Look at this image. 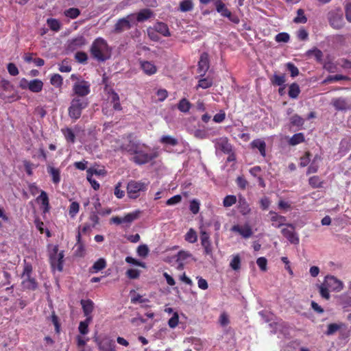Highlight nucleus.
Masks as SVG:
<instances>
[{
    "instance_id": "59",
    "label": "nucleus",
    "mask_w": 351,
    "mask_h": 351,
    "mask_svg": "<svg viewBox=\"0 0 351 351\" xmlns=\"http://www.w3.org/2000/svg\"><path fill=\"white\" fill-rule=\"evenodd\" d=\"M75 60L82 64H86L88 60V55L84 51H77L75 54Z\"/></svg>"
},
{
    "instance_id": "23",
    "label": "nucleus",
    "mask_w": 351,
    "mask_h": 351,
    "mask_svg": "<svg viewBox=\"0 0 351 351\" xmlns=\"http://www.w3.org/2000/svg\"><path fill=\"white\" fill-rule=\"evenodd\" d=\"M154 16V12L148 8H145L140 10L136 16V19L138 22H143L148 20Z\"/></svg>"
},
{
    "instance_id": "33",
    "label": "nucleus",
    "mask_w": 351,
    "mask_h": 351,
    "mask_svg": "<svg viewBox=\"0 0 351 351\" xmlns=\"http://www.w3.org/2000/svg\"><path fill=\"white\" fill-rule=\"evenodd\" d=\"M38 201H40L41 204L44 207V212H48L49 210V200L47 193L42 191L40 195L37 197Z\"/></svg>"
},
{
    "instance_id": "7",
    "label": "nucleus",
    "mask_w": 351,
    "mask_h": 351,
    "mask_svg": "<svg viewBox=\"0 0 351 351\" xmlns=\"http://www.w3.org/2000/svg\"><path fill=\"white\" fill-rule=\"evenodd\" d=\"M157 156L156 153H147L139 147L136 153L134 154L133 161L137 165H144L155 159Z\"/></svg>"
},
{
    "instance_id": "27",
    "label": "nucleus",
    "mask_w": 351,
    "mask_h": 351,
    "mask_svg": "<svg viewBox=\"0 0 351 351\" xmlns=\"http://www.w3.org/2000/svg\"><path fill=\"white\" fill-rule=\"evenodd\" d=\"M252 148H256L258 149L261 155L263 157L266 155V143L261 139H255L251 143Z\"/></svg>"
},
{
    "instance_id": "2",
    "label": "nucleus",
    "mask_w": 351,
    "mask_h": 351,
    "mask_svg": "<svg viewBox=\"0 0 351 351\" xmlns=\"http://www.w3.org/2000/svg\"><path fill=\"white\" fill-rule=\"evenodd\" d=\"M88 106L87 98L74 97L68 108L69 117L73 121L79 119L81 117L83 110Z\"/></svg>"
},
{
    "instance_id": "44",
    "label": "nucleus",
    "mask_w": 351,
    "mask_h": 351,
    "mask_svg": "<svg viewBox=\"0 0 351 351\" xmlns=\"http://www.w3.org/2000/svg\"><path fill=\"white\" fill-rule=\"evenodd\" d=\"M309 185L313 189L322 187L323 181L317 176H313L308 179Z\"/></svg>"
},
{
    "instance_id": "48",
    "label": "nucleus",
    "mask_w": 351,
    "mask_h": 351,
    "mask_svg": "<svg viewBox=\"0 0 351 351\" xmlns=\"http://www.w3.org/2000/svg\"><path fill=\"white\" fill-rule=\"evenodd\" d=\"M140 210H136L132 213H128L123 217V223H132L133 221L139 217Z\"/></svg>"
},
{
    "instance_id": "51",
    "label": "nucleus",
    "mask_w": 351,
    "mask_h": 351,
    "mask_svg": "<svg viewBox=\"0 0 351 351\" xmlns=\"http://www.w3.org/2000/svg\"><path fill=\"white\" fill-rule=\"evenodd\" d=\"M293 22L295 23H306L307 22V18L302 9L298 10L297 16L294 18Z\"/></svg>"
},
{
    "instance_id": "6",
    "label": "nucleus",
    "mask_w": 351,
    "mask_h": 351,
    "mask_svg": "<svg viewBox=\"0 0 351 351\" xmlns=\"http://www.w3.org/2000/svg\"><path fill=\"white\" fill-rule=\"evenodd\" d=\"M73 91L76 97L86 98L90 93V84L84 80L77 81L73 86Z\"/></svg>"
},
{
    "instance_id": "56",
    "label": "nucleus",
    "mask_w": 351,
    "mask_h": 351,
    "mask_svg": "<svg viewBox=\"0 0 351 351\" xmlns=\"http://www.w3.org/2000/svg\"><path fill=\"white\" fill-rule=\"evenodd\" d=\"M285 82L286 80L284 74L281 75L275 74L271 78L272 84L276 86H282Z\"/></svg>"
},
{
    "instance_id": "12",
    "label": "nucleus",
    "mask_w": 351,
    "mask_h": 351,
    "mask_svg": "<svg viewBox=\"0 0 351 351\" xmlns=\"http://www.w3.org/2000/svg\"><path fill=\"white\" fill-rule=\"evenodd\" d=\"M140 145L138 143L130 138L128 139L126 142L123 143L117 150H120L122 152H127L130 155H134L136 153Z\"/></svg>"
},
{
    "instance_id": "3",
    "label": "nucleus",
    "mask_w": 351,
    "mask_h": 351,
    "mask_svg": "<svg viewBox=\"0 0 351 351\" xmlns=\"http://www.w3.org/2000/svg\"><path fill=\"white\" fill-rule=\"evenodd\" d=\"M147 188L148 183L142 181L130 180L128 182L126 188L128 196L130 199H137L140 197L141 193L145 192Z\"/></svg>"
},
{
    "instance_id": "15",
    "label": "nucleus",
    "mask_w": 351,
    "mask_h": 351,
    "mask_svg": "<svg viewBox=\"0 0 351 351\" xmlns=\"http://www.w3.org/2000/svg\"><path fill=\"white\" fill-rule=\"evenodd\" d=\"M324 282L325 285L332 291H340L343 287V282L332 276H327Z\"/></svg>"
},
{
    "instance_id": "20",
    "label": "nucleus",
    "mask_w": 351,
    "mask_h": 351,
    "mask_svg": "<svg viewBox=\"0 0 351 351\" xmlns=\"http://www.w3.org/2000/svg\"><path fill=\"white\" fill-rule=\"evenodd\" d=\"M217 147L225 154H230L232 152V145L229 143L227 138H220L216 143Z\"/></svg>"
},
{
    "instance_id": "4",
    "label": "nucleus",
    "mask_w": 351,
    "mask_h": 351,
    "mask_svg": "<svg viewBox=\"0 0 351 351\" xmlns=\"http://www.w3.org/2000/svg\"><path fill=\"white\" fill-rule=\"evenodd\" d=\"M329 24L334 29H339L344 25L343 12L340 8L331 10L327 14Z\"/></svg>"
},
{
    "instance_id": "49",
    "label": "nucleus",
    "mask_w": 351,
    "mask_h": 351,
    "mask_svg": "<svg viewBox=\"0 0 351 351\" xmlns=\"http://www.w3.org/2000/svg\"><path fill=\"white\" fill-rule=\"evenodd\" d=\"M50 83L57 88H60L63 84V78L60 74H53L50 78Z\"/></svg>"
},
{
    "instance_id": "64",
    "label": "nucleus",
    "mask_w": 351,
    "mask_h": 351,
    "mask_svg": "<svg viewBox=\"0 0 351 351\" xmlns=\"http://www.w3.org/2000/svg\"><path fill=\"white\" fill-rule=\"evenodd\" d=\"M310 156L311 154L309 152H306L304 156L300 157V166L302 167H304L308 165L310 162Z\"/></svg>"
},
{
    "instance_id": "40",
    "label": "nucleus",
    "mask_w": 351,
    "mask_h": 351,
    "mask_svg": "<svg viewBox=\"0 0 351 351\" xmlns=\"http://www.w3.org/2000/svg\"><path fill=\"white\" fill-rule=\"evenodd\" d=\"M86 179L91 184V186L94 190H98L99 189V184L93 178V171L92 168H89L86 171Z\"/></svg>"
},
{
    "instance_id": "37",
    "label": "nucleus",
    "mask_w": 351,
    "mask_h": 351,
    "mask_svg": "<svg viewBox=\"0 0 351 351\" xmlns=\"http://www.w3.org/2000/svg\"><path fill=\"white\" fill-rule=\"evenodd\" d=\"M155 30L163 35L164 36H169L170 32L167 25L165 23H157L155 25Z\"/></svg>"
},
{
    "instance_id": "31",
    "label": "nucleus",
    "mask_w": 351,
    "mask_h": 351,
    "mask_svg": "<svg viewBox=\"0 0 351 351\" xmlns=\"http://www.w3.org/2000/svg\"><path fill=\"white\" fill-rule=\"evenodd\" d=\"M111 95V103L113 105V109L117 111L122 110L121 105L120 104V99L119 95L112 89L109 92Z\"/></svg>"
},
{
    "instance_id": "61",
    "label": "nucleus",
    "mask_w": 351,
    "mask_h": 351,
    "mask_svg": "<svg viewBox=\"0 0 351 351\" xmlns=\"http://www.w3.org/2000/svg\"><path fill=\"white\" fill-rule=\"evenodd\" d=\"M287 70L290 72L291 76L295 77L299 75L298 67L292 62H288L286 64Z\"/></svg>"
},
{
    "instance_id": "32",
    "label": "nucleus",
    "mask_w": 351,
    "mask_h": 351,
    "mask_svg": "<svg viewBox=\"0 0 351 351\" xmlns=\"http://www.w3.org/2000/svg\"><path fill=\"white\" fill-rule=\"evenodd\" d=\"M194 8L193 0H183L180 2L178 10L182 12L191 11Z\"/></svg>"
},
{
    "instance_id": "36",
    "label": "nucleus",
    "mask_w": 351,
    "mask_h": 351,
    "mask_svg": "<svg viewBox=\"0 0 351 351\" xmlns=\"http://www.w3.org/2000/svg\"><path fill=\"white\" fill-rule=\"evenodd\" d=\"M305 141L304 135L303 133H297L293 134L289 140L288 143L290 145L294 146L303 143Z\"/></svg>"
},
{
    "instance_id": "26",
    "label": "nucleus",
    "mask_w": 351,
    "mask_h": 351,
    "mask_svg": "<svg viewBox=\"0 0 351 351\" xmlns=\"http://www.w3.org/2000/svg\"><path fill=\"white\" fill-rule=\"evenodd\" d=\"M22 285L25 289L34 291L38 287V283L34 278H23Z\"/></svg>"
},
{
    "instance_id": "14",
    "label": "nucleus",
    "mask_w": 351,
    "mask_h": 351,
    "mask_svg": "<svg viewBox=\"0 0 351 351\" xmlns=\"http://www.w3.org/2000/svg\"><path fill=\"white\" fill-rule=\"evenodd\" d=\"M200 240L201 245L204 250V253L207 255H211L213 253V247L210 240V235L206 231L201 230Z\"/></svg>"
},
{
    "instance_id": "29",
    "label": "nucleus",
    "mask_w": 351,
    "mask_h": 351,
    "mask_svg": "<svg viewBox=\"0 0 351 351\" xmlns=\"http://www.w3.org/2000/svg\"><path fill=\"white\" fill-rule=\"evenodd\" d=\"M192 107V104L186 98H182L177 104L178 109L183 113H188Z\"/></svg>"
},
{
    "instance_id": "57",
    "label": "nucleus",
    "mask_w": 351,
    "mask_h": 351,
    "mask_svg": "<svg viewBox=\"0 0 351 351\" xmlns=\"http://www.w3.org/2000/svg\"><path fill=\"white\" fill-rule=\"evenodd\" d=\"M306 54L308 56H313L317 62H320L323 58L322 51L317 48L308 50Z\"/></svg>"
},
{
    "instance_id": "21",
    "label": "nucleus",
    "mask_w": 351,
    "mask_h": 351,
    "mask_svg": "<svg viewBox=\"0 0 351 351\" xmlns=\"http://www.w3.org/2000/svg\"><path fill=\"white\" fill-rule=\"evenodd\" d=\"M269 215H271L272 226L275 228H280L286 221L285 217L280 215L274 211H270Z\"/></svg>"
},
{
    "instance_id": "9",
    "label": "nucleus",
    "mask_w": 351,
    "mask_h": 351,
    "mask_svg": "<svg viewBox=\"0 0 351 351\" xmlns=\"http://www.w3.org/2000/svg\"><path fill=\"white\" fill-rule=\"evenodd\" d=\"M96 342L100 351H116V344L114 341L108 337H104L101 339H97Z\"/></svg>"
},
{
    "instance_id": "24",
    "label": "nucleus",
    "mask_w": 351,
    "mask_h": 351,
    "mask_svg": "<svg viewBox=\"0 0 351 351\" xmlns=\"http://www.w3.org/2000/svg\"><path fill=\"white\" fill-rule=\"evenodd\" d=\"M107 263L104 258H99L94 263L93 266L89 268V272L91 274L97 273L106 267Z\"/></svg>"
},
{
    "instance_id": "39",
    "label": "nucleus",
    "mask_w": 351,
    "mask_h": 351,
    "mask_svg": "<svg viewBox=\"0 0 351 351\" xmlns=\"http://www.w3.org/2000/svg\"><path fill=\"white\" fill-rule=\"evenodd\" d=\"M160 142L162 144L169 145L171 146H176L178 144V141L177 138L169 135L162 136L160 139Z\"/></svg>"
},
{
    "instance_id": "17",
    "label": "nucleus",
    "mask_w": 351,
    "mask_h": 351,
    "mask_svg": "<svg viewBox=\"0 0 351 351\" xmlns=\"http://www.w3.org/2000/svg\"><path fill=\"white\" fill-rule=\"evenodd\" d=\"M215 5L216 7V10L217 12L220 13L222 16L227 17L230 20L233 22L237 23L239 21L234 20L231 19L232 13L226 7L224 3L221 1H215Z\"/></svg>"
},
{
    "instance_id": "8",
    "label": "nucleus",
    "mask_w": 351,
    "mask_h": 351,
    "mask_svg": "<svg viewBox=\"0 0 351 351\" xmlns=\"http://www.w3.org/2000/svg\"><path fill=\"white\" fill-rule=\"evenodd\" d=\"M63 251L58 252V246L55 245L49 256L52 267L56 266L58 271H61L63 269Z\"/></svg>"
},
{
    "instance_id": "30",
    "label": "nucleus",
    "mask_w": 351,
    "mask_h": 351,
    "mask_svg": "<svg viewBox=\"0 0 351 351\" xmlns=\"http://www.w3.org/2000/svg\"><path fill=\"white\" fill-rule=\"evenodd\" d=\"M239 210L243 215H247L251 211V208H250L248 203L243 197H239Z\"/></svg>"
},
{
    "instance_id": "46",
    "label": "nucleus",
    "mask_w": 351,
    "mask_h": 351,
    "mask_svg": "<svg viewBox=\"0 0 351 351\" xmlns=\"http://www.w3.org/2000/svg\"><path fill=\"white\" fill-rule=\"evenodd\" d=\"M80 210V204L77 202H72L69 206V215L71 218H75Z\"/></svg>"
},
{
    "instance_id": "50",
    "label": "nucleus",
    "mask_w": 351,
    "mask_h": 351,
    "mask_svg": "<svg viewBox=\"0 0 351 351\" xmlns=\"http://www.w3.org/2000/svg\"><path fill=\"white\" fill-rule=\"evenodd\" d=\"M134 293L131 297V302L132 304H142L149 302V300L148 298H143L139 293H136L134 291H133Z\"/></svg>"
},
{
    "instance_id": "10",
    "label": "nucleus",
    "mask_w": 351,
    "mask_h": 351,
    "mask_svg": "<svg viewBox=\"0 0 351 351\" xmlns=\"http://www.w3.org/2000/svg\"><path fill=\"white\" fill-rule=\"evenodd\" d=\"M233 232H237L244 239H249L253 234L252 229L249 223H245L243 226L239 224L234 225L230 228Z\"/></svg>"
},
{
    "instance_id": "5",
    "label": "nucleus",
    "mask_w": 351,
    "mask_h": 351,
    "mask_svg": "<svg viewBox=\"0 0 351 351\" xmlns=\"http://www.w3.org/2000/svg\"><path fill=\"white\" fill-rule=\"evenodd\" d=\"M135 16V14H130L125 17L119 19L114 24V32L115 33H121L123 31L131 29L132 23L134 21Z\"/></svg>"
},
{
    "instance_id": "41",
    "label": "nucleus",
    "mask_w": 351,
    "mask_h": 351,
    "mask_svg": "<svg viewBox=\"0 0 351 351\" xmlns=\"http://www.w3.org/2000/svg\"><path fill=\"white\" fill-rule=\"evenodd\" d=\"M230 267L234 270L238 271L241 268V257L239 254H234L232 258L230 263Z\"/></svg>"
},
{
    "instance_id": "13",
    "label": "nucleus",
    "mask_w": 351,
    "mask_h": 351,
    "mask_svg": "<svg viewBox=\"0 0 351 351\" xmlns=\"http://www.w3.org/2000/svg\"><path fill=\"white\" fill-rule=\"evenodd\" d=\"M290 228H283L281 230L282 235L292 244L297 245L299 243V237L294 230V226L292 224L287 225Z\"/></svg>"
},
{
    "instance_id": "62",
    "label": "nucleus",
    "mask_w": 351,
    "mask_h": 351,
    "mask_svg": "<svg viewBox=\"0 0 351 351\" xmlns=\"http://www.w3.org/2000/svg\"><path fill=\"white\" fill-rule=\"evenodd\" d=\"M75 256L83 257L85 254V246L84 243L75 244Z\"/></svg>"
},
{
    "instance_id": "52",
    "label": "nucleus",
    "mask_w": 351,
    "mask_h": 351,
    "mask_svg": "<svg viewBox=\"0 0 351 351\" xmlns=\"http://www.w3.org/2000/svg\"><path fill=\"white\" fill-rule=\"evenodd\" d=\"M348 77L343 75H328L324 81V83H330L340 80H347Z\"/></svg>"
},
{
    "instance_id": "38",
    "label": "nucleus",
    "mask_w": 351,
    "mask_h": 351,
    "mask_svg": "<svg viewBox=\"0 0 351 351\" xmlns=\"http://www.w3.org/2000/svg\"><path fill=\"white\" fill-rule=\"evenodd\" d=\"M92 321V317H86L84 321L80 322L79 324V332L84 335L88 332V325Z\"/></svg>"
},
{
    "instance_id": "22",
    "label": "nucleus",
    "mask_w": 351,
    "mask_h": 351,
    "mask_svg": "<svg viewBox=\"0 0 351 351\" xmlns=\"http://www.w3.org/2000/svg\"><path fill=\"white\" fill-rule=\"evenodd\" d=\"M141 68L147 75H152L157 71L156 66L151 62L143 61L141 62Z\"/></svg>"
},
{
    "instance_id": "35",
    "label": "nucleus",
    "mask_w": 351,
    "mask_h": 351,
    "mask_svg": "<svg viewBox=\"0 0 351 351\" xmlns=\"http://www.w3.org/2000/svg\"><path fill=\"white\" fill-rule=\"evenodd\" d=\"M300 93V88L299 85L294 82L292 83L289 87L288 95L290 98L296 99Z\"/></svg>"
},
{
    "instance_id": "19",
    "label": "nucleus",
    "mask_w": 351,
    "mask_h": 351,
    "mask_svg": "<svg viewBox=\"0 0 351 351\" xmlns=\"http://www.w3.org/2000/svg\"><path fill=\"white\" fill-rule=\"evenodd\" d=\"M80 304L83 310L84 316L86 317H92L91 313L94 310V302L90 300H81Z\"/></svg>"
},
{
    "instance_id": "47",
    "label": "nucleus",
    "mask_w": 351,
    "mask_h": 351,
    "mask_svg": "<svg viewBox=\"0 0 351 351\" xmlns=\"http://www.w3.org/2000/svg\"><path fill=\"white\" fill-rule=\"evenodd\" d=\"M185 240L190 243H194L197 241V235L194 229L190 228L184 236Z\"/></svg>"
},
{
    "instance_id": "28",
    "label": "nucleus",
    "mask_w": 351,
    "mask_h": 351,
    "mask_svg": "<svg viewBox=\"0 0 351 351\" xmlns=\"http://www.w3.org/2000/svg\"><path fill=\"white\" fill-rule=\"evenodd\" d=\"M43 82L39 79H34L29 81V90L35 93H40L43 90Z\"/></svg>"
},
{
    "instance_id": "18",
    "label": "nucleus",
    "mask_w": 351,
    "mask_h": 351,
    "mask_svg": "<svg viewBox=\"0 0 351 351\" xmlns=\"http://www.w3.org/2000/svg\"><path fill=\"white\" fill-rule=\"evenodd\" d=\"M47 171L51 177V181L54 184H58L61 180L60 170L51 165L47 167Z\"/></svg>"
},
{
    "instance_id": "42",
    "label": "nucleus",
    "mask_w": 351,
    "mask_h": 351,
    "mask_svg": "<svg viewBox=\"0 0 351 351\" xmlns=\"http://www.w3.org/2000/svg\"><path fill=\"white\" fill-rule=\"evenodd\" d=\"M47 24L49 28L54 32H58L61 27L60 21L56 19H48L47 20Z\"/></svg>"
},
{
    "instance_id": "16",
    "label": "nucleus",
    "mask_w": 351,
    "mask_h": 351,
    "mask_svg": "<svg viewBox=\"0 0 351 351\" xmlns=\"http://www.w3.org/2000/svg\"><path fill=\"white\" fill-rule=\"evenodd\" d=\"M210 66L209 64V57L206 52H204L201 54L199 60L198 62V72L204 75L207 72Z\"/></svg>"
},
{
    "instance_id": "43",
    "label": "nucleus",
    "mask_w": 351,
    "mask_h": 351,
    "mask_svg": "<svg viewBox=\"0 0 351 351\" xmlns=\"http://www.w3.org/2000/svg\"><path fill=\"white\" fill-rule=\"evenodd\" d=\"M290 123L293 126L300 128L303 126L304 119L300 115L295 114L290 117Z\"/></svg>"
},
{
    "instance_id": "11",
    "label": "nucleus",
    "mask_w": 351,
    "mask_h": 351,
    "mask_svg": "<svg viewBox=\"0 0 351 351\" xmlns=\"http://www.w3.org/2000/svg\"><path fill=\"white\" fill-rule=\"evenodd\" d=\"M332 106L337 111H346L351 110V104L348 99L344 97H336L332 99Z\"/></svg>"
},
{
    "instance_id": "60",
    "label": "nucleus",
    "mask_w": 351,
    "mask_h": 351,
    "mask_svg": "<svg viewBox=\"0 0 351 351\" xmlns=\"http://www.w3.org/2000/svg\"><path fill=\"white\" fill-rule=\"evenodd\" d=\"M289 39L290 36L289 34L286 32L279 33L275 36V40L277 43H288Z\"/></svg>"
},
{
    "instance_id": "55",
    "label": "nucleus",
    "mask_w": 351,
    "mask_h": 351,
    "mask_svg": "<svg viewBox=\"0 0 351 351\" xmlns=\"http://www.w3.org/2000/svg\"><path fill=\"white\" fill-rule=\"evenodd\" d=\"M32 270H33V268H32V264L29 263H27L25 261L23 271L22 273L21 278H26V277H27V278L32 277L31 275L32 273Z\"/></svg>"
},
{
    "instance_id": "1",
    "label": "nucleus",
    "mask_w": 351,
    "mask_h": 351,
    "mask_svg": "<svg viewBox=\"0 0 351 351\" xmlns=\"http://www.w3.org/2000/svg\"><path fill=\"white\" fill-rule=\"evenodd\" d=\"M90 53L94 60L104 62L111 58L112 49L104 38L98 37L92 43Z\"/></svg>"
},
{
    "instance_id": "63",
    "label": "nucleus",
    "mask_w": 351,
    "mask_h": 351,
    "mask_svg": "<svg viewBox=\"0 0 351 351\" xmlns=\"http://www.w3.org/2000/svg\"><path fill=\"white\" fill-rule=\"evenodd\" d=\"M256 263L261 271H267V260L265 257L258 258L256 260Z\"/></svg>"
},
{
    "instance_id": "25",
    "label": "nucleus",
    "mask_w": 351,
    "mask_h": 351,
    "mask_svg": "<svg viewBox=\"0 0 351 351\" xmlns=\"http://www.w3.org/2000/svg\"><path fill=\"white\" fill-rule=\"evenodd\" d=\"M86 43V41L85 38L83 36H79L70 40L69 47L70 49L74 50L85 45Z\"/></svg>"
},
{
    "instance_id": "53",
    "label": "nucleus",
    "mask_w": 351,
    "mask_h": 351,
    "mask_svg": "<svg viewBox=\"0 0 351 351\" xmlns=\"http://www.w3.org/2000/svg\"><path fill=\"white\" fill-rule=\"evenodd\" d=\"M237 197L233 195H228L226 196L223 200V205L224 207H230L236 204Z\"/></svg>"
},
{
    "instance_id": "54",
    "label": "nucleus",
    "mask_w": 351,
    "mask_h": 351,
    "mask_svg": "<svg viewBox=\"0 0 351 351\" xmlns=\"http://www.w3.org/2000/svg\"><path fill=\"white\" fill-rule=\"evenodd\" d=\"M329 289L330 288L326 285H325L324 281L319 286V293H320L321 296L326 300H329L330 298V293H329Z\"/></svg>"
},
{
    "instance_id": "45",
    "label": "nucleus",
    "mask_w": 351,
    "mask_h": 351,
    "mask_svg": "<svg viewBox=\"0 0 351 351\" xmlns=\"http://www.w3.org/2000/svg\"><path fill=\"white\" fill-rule=\"evenodd\" d=\"M80 13V10L76 8H71L64 12V14L71 19L77 18Z\"/></svg>"
},
{
    "instance_id": "58",
    "label": "nucleus",
    "mask_w": 351,
    "mask_h": 351,
    "mask_svg": "<svg viewBox=\"0 0 351 351\" xmlns=\"http://www.w3.org/2000/svg\"><path fill=\"white\" fill-rule=\"evenodd\" d=\"M213 80L210 78H203L199 80L197 86L203 89L211 87Z\"/></svg>"
},
{
    "instance_id": "34",
    "label": "nucleus",
    "mask_w": 351,
    "mask_h": 351,
    "mask_svg": "<svg viewBox=\"0 0 351 351\" xmlns=\"http://www.w3.org/2000/svg\"><path fill=\"white\" fill-rule=\"evenodd\" d=\"M66 141L68 143H74L75 141V135L73 130L70 128H65L61 130Z\"/></svg>"
}]
</instances>
